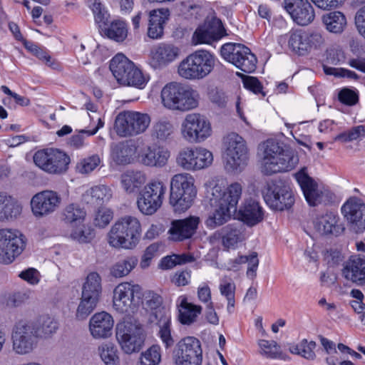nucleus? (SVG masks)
Returning <instances> with one entry per match:
<instances>
[{"label":"nucleus","mask_w":365,"mask_h":365,"mask_svg":"<svg viewBox=\"0 0 365 365\" xmlns=\"http://www.w3.org/2000/svg\"><path fill=\"white\" fill-rule=\"evenodd\" d=\"M242 193V187L239 182L232 183L226 189L218 184L213 186L210 200L214 209L205 220L206 226L214 229L227 222L232 212L237 211Z\"/></svg>","instance_id":"obj_1"},{"label":"nucleus","mask_w":365,"mask_h":365,"mask_svg":"<svg viewBox=\"0 0 365 365\" xmlns=\"http://www.w3.org/2000/svg\"><path fill=\"white\" fill-rule=\"evenodd\" d=\"M259 152L262 156V171L265 175L289 171L299 161L293 150L284 149L274 140H267L260 144Z\"/></svg>","instance_id":"obj_2"},{"label":"nucleus","mask_w":365,"mask_h":365,"mask_svg":"<svg viewBox=\"0 0 365 365\" xmlns=\"http://www.w3.org/2000/svg\"><path fill=\"white\" fill-rule=\"evenodd\" d=\"M141 225L134 216L125 215L118 219L108 234V244L115 248L133 249L141 237Z\"/></svg>","instance_id":"obj_3"},{"label":"nucleus","mask_w":365,"mask_h":365,"mask_svg":"<svg viewBox=\"0 0 365 365\" xmlns=\"http://www.w3.org/2000/svg\"><path fill=\"white\" fill-rule=\"evenodd\" d=\"M163 105L172 110L187 111L198 105V94L192 88L181 83L172 82L161 91Z\"/></svg>","instance_id":"obj_4"},{"label":"nucleus","mask_w":365,"mask_h":365,"mask_svg":"<svg viewBox=\"0 0 365 365\" xmlns=\"http://www.w3.org/2000/svg\"><path fill=\"white\" fill-rule=\"evenodd\" d=\"M116 339L126 354L139 351L145 340L143 325L135 319L127 317L116 325Z\"/></svg>","instance_id":"obj_5"},{"label":"nucleus","mask_w":365,"mask_h":365,"mask_svg":"<svg viewBox=\"0 0 365 365\" xmlns=\"http://www.w3.org/2000/svg\"><path fill=\"white\" fill-rule=\"evenodd\" d=\"M195 180L188 173L175 175L170 180L169 202L175 212L187 210L196 196Z\"/></svg>","instance_id":"obj_6"},{"label":"nucleus","mask_w":365,"mask_h":365,"mask_svg":"<svg viewBox=\"0 0 365 365\" xmlns=\"http://www.w3.org/2000/svg\"><path fill=\"white\" fill-rule=\"evenodd\" d=\"M215 57L210 51L198 50L188 55L179 65L178 73L186 79L200 80L214 69Z\"/></svg>","instance_id":"obj_7"},{"label":"nucleus","mask_w":365,"mask_h":365,"mask_svg":"<svg viewBox=\"0 0 365 365\" xmlns=\"http://www.w3.org/2000/svg\"><path fill=\"white\" fill-rule=\"evenodd\" d=\"M110 70L118 82L124 86L143 88L147 83L142 71L124 54H116L110 62Z\"/></svg>","instance_id":"obj_8"},{"label":"nucleus","mask_w":365,"mask_h":365,"mask_svg":"<svg viewBox=\"0 0 365 365\" xmlns=\"http://www.w3.org/2000/svg\"><path fill=\"white\" fill-rule=\"evenodd\" d=\"M150 123L148 114L123 111L115 117L114 129L120 137H132L144 133Z\"/></svg>","instance_id":"obj_9"},{"label":"nucleus","mask_w":365,"mask_h":365,"mask_svg":"<svg viewBox=\"0 0 365 365\" xmlns=\"http://www.w3.org/2000/svg\"><path fill=\"white\" fill-rule=\"evenodd\" d=\"M222 57L245 73H252L257 67V57L241 43H227L220 49Z\"/></svg>","instance_id":"obj_10"},{"label":"nucleus","mask_w":365,"mask_h":365,"mask_svg":"<svg viewBox=\"0 0 365 365\" xmlns=\"http://www.w3.org/2000/svg\"><path fill=\"white\" fill-rule=\"evenodd\" d=\"M36 166L49 173L60 175L65 173L70 163L69 156L55 148H46L36 151L33 157Z\"/></svg>","instance_id":"obj_11"},{"label":"nucleus","mask_w":365,"mask_h":365,"mask_svg":"<svg viewBox=\"0 0 365 365\" xmlns=\"http://www.w3.org/2000/svg\"><path fill=\"white\" fill-rule=\"evenodd\" d=\"M295 179L299 183L305 200L310 206H317L319 204H327L333 197V194L327 189L319 187L315 180L307 173V168H303L295 175Z\"/></svg>","instance_id":"obj_12"},{"label":"nucleus","mask_w":365,"mask_h":365,"mask_svg":"<svg viewBox=\"0 0 365 365\" xmlns=\"http://www.w3.org/2000/svg\"><path fill=\"white\" fill-rule=\"evenodd\" d=\"M143 298L140 286L130 282L119 284L113 291V307L120 313L133 312Z\"/></svg>","instance_id":"obj_13"},{"label":"nucleus","mask_w":365,"mask_h":365,"mask_svg":"<svg viewBox=\"0 0 365 365\" xmlns=\"http://www.w3.org/2000/svg\"><path fill=\"white\" fill-rule=\"evenodd\" d=\"M225 168L235 171L245 165L248 159V149L243 138L236 133H230L225 138Z\"/></svg>","instance_id":"obj_14"},{"label":"nucleus","mask_w":365,"mask_h":365,"mask_svg":"<svg viewBox=\"0 0 365 365\" xmlns=\"http://www.w3.org/2000/svg\"><path fill=\"white\" fill-rule=\"evenodd\" d=\"M166 191L164 183L153 180L147 184L139 194L137 205L144 215H151L161 207Z\"/></svg>","instance_id":"obj_15"},{"label":"nucleus","mask_w":365,"mask_h":365,"mask_svg":"<svg viewBox=\"0 0 365 365\" xmlns=\"http://www.w3.org/2000/svg\"><path fill=\"white\" fill-rule=\"evenodd\" d=\"M175 365H201L202 351L200 341L194 336L180 339L173 353Z\"/></svg>","instance_id":"obj_16"},{"label":"nucleus","mask_w":365,"mask_h":365,"mask_svg":"<svg viewBox=\"0 0 365 365\" xmlns=\"http://www.w3.org/2000/svg\"><path fill=\"white\" fill-rule=\"evenodd\" d=\"M263 197L266 203L275 210L289 209L294 202L290 187L282 181L269 182L263 192Z\"/></svg>","instance_id":"obj_17"},{"label":"nucleus","mask_w":365,"mask_h":365,"mask_svg":"<svg viewBox=\"0 0 365 365\" xmlns=\"http://www.w3.org/2000/svg\"><path fill=\"white\" fill-rule=\"evenodd\" d=\"M26 246L24 236L18 230H0V259L4 264L12 262Z\"/></svg>","instance_id":"obj_18"},{"label":"nucleus","mask_w":365,"mask_h":365,"mask_svg":"<svg viewBox=\"0 0 365 365\" xmlns=\"http://www.w3.org/2000/svg\"><path fill=\"white\" fill-rule=\"evenodd\" d=\"M213 161L212 153L201 148H186L180 150L177 156V164L183 170H199L209 167Z\"/></svg>","instance_id":"obj_19"},{"label":"nucleus","mask_w":365,"mask_h":365,"mask_svg":"<svg viewBox=\"0 0 365 365\" xmlns=\"http://www.w3.org/2000/svg\"><path fill=\"white\" fill-rule=\"evenodd\" d=\"M182 133L190 143L202 142L211 135V126L204 115L190 113L182 124Z\"/></svg>","instance_id":"obj_20"},{"label":"nucleus","mask_w":365,"mask_h":365,"mask_svg":"<svg viewBox=\"0 0 365 365\" xmlns=\"http://www.w3.org/2000/svg\"><path fill=\"white\" fill-rule=\"evenodd\" d=\"M13 350L18 354H26L33 351L38 343L35 325L29 323H18L12 335Z\"/></svg>","instance_id":"obj_21"},{"label":"nucleus","mask_w":365,"mask_h":365,"mask_svg":"<svg viewBox=\"0 0 365 365\" xmlns=\"http://www.w3.org/2000/svg\"><path fill=\"white\" fill-rule=\"evenodd\" d=\"M324 43V38L318 32H307L302 29L292 30L289 33V47L302 56L312 48L319 47Z\"/></svg>","instance_id":"obj_22"},{"label":"nucleus","mask_w":365,"mask_h":365,"mask_svg":"<svg viewBox=\"0 0 365 365\" xmlns=\"http://www.w3.org/2000/svg\"><path fill=\"white\" fill-rule=\"evenodd\" d=\"M61 202L60 195L53 190H43L33 196L31 207L36 217L48 215L55 212Z\"/></svg>","instance_id":"obj_23"},{"label":"nucleus","mask_w":365,"mask_h":365,"mask_svg":"<svg viewBox=\"0 0 365 365\" xmlns=\"http://www.w3.org/2000/svg\"><path fill=\"white\" fill-rule=\"evenodd\" d=\"M341 212L356 232L365 230V204L361 200L349 198L342 206Z\"/></svg>","instance_id":"obj_24"},{"label":"nucleus","mask_w":365,"mask_h":365,"mask_svg":"<svg viewBox=\"0 0 365 365\" xmlns=\"http://www.w3.org/2000/svg\"><path fill=\"white\" fill-rule=\"evenodd\" d=\"M284 9L297 24L307 26L314 21V10L308 0H284Z\"/></svg>","instance_id":"obj_25"},{"label":"nucleus","mask_w":365,"mask_h":365,"mask_svg":"<svg viewBox=\"0 0 365 365\" xmlns=\"http://www.w3.org/2000/svg\"><path fill=\"white\" fill-rule=\"evenodd\" d=\"M225 35V29L221 21L214 20L212 23H209L207 25L199 26L192 35V42L195 45L202 43L210 44Z\"/></svg>","instance_id":"obj_26"},{"label":"nucleus","mask_w":365,"mask_h":365,"mask_svg":"<svg viewBox=\"0 0 365 365\" xmlns=\"http://www.w3.org/2000/svg\"><path fill=\"white\" fill-rule=\"evenodd\" d=\"M199 223L200 218L196 216L173 220L169 230L170 237L175 241L189 239L195 233Z\"/></svg>","instance_id":"obj_27"},{"label":"nucleus","mask_w":365,"mask_h":365,"mask_svg":"<svg viewBox=\"0 0 365 365\" xmlns=\"http://www.w3.org/2000/svg\"><path fill=\"white\" fill-rule=\"evenodd\" d=\"M180 53L178 46L172 43H160L151 51V65L154 68L166 66L177 59Z\"/></svg>","instance_id":"obj_28"},{"label":"nucleus","mask_w":365,"mask_h":365,"mask_svg":"<svg viewBox=\"0 0 365 365\" xmlns=\"http://www.w3.org/2000/svg\"><path fill=\"white\" fill-rule=\"evenodd\" d=\"M114 321L112 316L106 312L96 313L90 319L89 329L96 339L106 338L111 335Z\"/></svg>","instance_id":"obj_29"},{"label":"nucleus","mask_w":365,"mask_h":365,"mask_svg":"<svg viewBox=\"0 0 365 365\" xmlns=\"http://www.w3.org/2000/svg\"><path fill=\"white\" fill-rule=\"evenodd\" d=\"M140 304L150 313L149 321L150 322H156V320L170 315L162 306L163 299L161 296L153 291L149 290L143 292Z\"/></svg>","instance_id":"obj_30"},{"label":"nucleus","mask_w":365,"mask_h":365,"mask_svg":"<svg viewBox=\"0 0 365 365\" xmlns=\"http://www.w3.org/2000/svg\"><path fill=\"white\" fill-rule=\"evenodd\" d=\"M339 217L333 212H327L317 216L313 222L314 227L320 235H339L343 232L344 227L340 223Z\"/></svg>","instance_id":"obj_31"},{"label":"nucleus","mask_w":365,"mask_h":365,"mask_svg":"<svg viewBox=\"0 0 365 365\" xmlns=\"http://www.w3.org/2000/svg\"><path fill=\"white\" fill-rule=\"evenodd\" d=\"M344 277L358 285L365 284V257L352 256L342 271Z\"/></svg>","instance_id":"obj_32"},{"label":"nucleus","mask_w":365,"mask_h":365,"mask_svg":"<svg viewBox=\"0 0 365 365\" xmlns=\"http://www.w3.org/2000/svg\"><path fill=\"white\" fill-rule=\"evenodd\" d=\"M239 217L248 226H255L262 221L264 211L257 201L247 199L239 209Z\"/></svg>","instance_id":"obj_33"},{"label":"nucleus","mask_w":365,"mask_h":365,"mask_svg":"<svg viewBox=\"0 0 365 365\" xmlns=\"http://www.w3.org/2000/svg\"><path fill=\"white\" fill-rule=\"evenodd\" d=\"M137 146L131 140L120 142L111 148V158L117 165H128L133 161Z\"/></svg>","instance_id":"obj_34"},{"label":"nucleus","mask_w":365,"mask_h":365,"mask_svg":"<svg viewBox=\"0 0 365 365\" xmlns=\"http://www.w3.org/2000/svg\"><path fill=\"white\" fill-rule=\"evenodd\" d=\"M170 156V151L163 146H149L141 155V163L150 167L165 166Z\"/></svg>","instance_id":"obj_35"},{"label":"nucleus","mask_w":365,"mask_h":365,"mask_svg":"<svg viewBox=\"0 0 365 365\" xmlns=\"http://www.w3.org/2000/svg\"><path fill=\"white\" fill-rule=\"evenodd\" d=\"M170 16L168 9L153 10L149 15L148 35L153 39H158L163 34L164 24Z\"/></svg>","instance_id":"obj_36"},{"label":"nucleus","mask_w":365,"mask_h":365,"mask_svg":"<svg viewBox=\"0 0 365 365\" xmlns=\"http://www.w3.org/2000/svg\"><path fill=\"white\" fill-rule=\"evenodd\" d=\"M220 235L225 249H235L245 240L243 227L240 224H230L222 227Z\"/></svg>","instance_id":"obj_37"},{"label":"nucleus","mask_w":365,"mask_h":365,"mask_svg":"<svg viewBox=\"0 0 365 365\" xmlns=\"http://www.w3.org/2000/svg\"><path fill=\"white\" fill-rule=\"evenodd\" d=\"M175 128L173 124L167 120H159L153 123L150 130L152 140L158 143H167L174 138Z\"/></svg>","instance_id":"obj_38"},{"label":"nucleus","mask_w":365,"mask_h":365,"mask_svg":"<svg viewBox=\"0 0 365 365\" xmlns=\"http://www.w3.org/2000/svg\"><path fill=\"white\" fill-rule=\"evenodd\" d=\"M21 210V206L13 197L6 192H0V221L16 218Z\"/></svg>","instance_id":"obj_39"},{"label":"nucleus","mask_w":365,"mask_h":365,"mask_svg":"<svg viewBox=\"0 0 365 365\" xmlns=\"http://www.w3.org/2000/svg\"><path fill=\"white\" fill-rule=\"evenodd\" d=\"M145 182V174L140 170H128L120 176L121 185L129 194L137 192Z\"/></svg>","instance_id":"obj_40"},{"label":"nucleus","mask_w":365,"mask_h":365,"mask_svg":"<svg viewBox=\"0 0 365 365\" xmlns=\"http://www.w3.org/2000/svg\"><path fill=\"white\" fill-rule=\"evenodd\" d=\"M112 197L111 190L105 185L94 186L83 195V200L93 206H101L108 202Z\"/></svg>","instance_id":"obj_41"},{"label":"nucleus","mask_w":365,"mask_h":365,"mask_svg":"<svg viewBox=\"0 0 365 365\" xmlns=\"http://www.w3.org/2000/svg\"><path fill=\"white\" fill-rule=\"evenodd\" d=\"M102 292L101 277L97 272L88 274L82 287V297L98 302Z\"/></svg>","instance_id":"obj_42"},{"label":"nucleus","mask_w":365,"mask_h":365,"mask_svg":"<svg viewBox=\"0 0 365 365\" xmlns=\"http://www.w3.org/2000/svg\"><path fill=\"white\" fill-rule=\"evenodd\" d=\"M326 29L331 33L341 34L346 26V19L340 11H331L322 16Z\"/></svg>","instance_id":"obj_43"},{"label":"nucleus","mask_w":365,"mask_h":365,"mask_svg":"<svg viewBox=\"0 0 365 365\" xmlns=\"http://www.w3.org/2000/svg\"><path fill=\"white\" fill-rule=\"evenodd\" d=\"M248 264L247 275L252 279L256 277V271L259 265L257 253L254 252L250 255H240L234 259H230L228 262L229 269H237L241 264Z\"/></svg>","instance_id":"obj_44"},{"label":"nucleus","mask_w":365,"mask_h":365,"mask_svg":"<svg viewBox=\"0 0 365 365\" xmlns=\"http://www.w3.org/2000/svg\"><path fill=\"white\" fill-rule=\"evenodd\" d=\"M179 307V319L183 324L193 323L202 312L201 306L187 302L185 297L182 298Z\"/></svg>","instance_id":"obj_45"},{"label":"nucleus","mask_w":365,"mask_h":365,"mask_svg":"<svg viewBox=\"0 0 365 365\" xmlns=\"http://www.w3.org/2000/svg\"><path fill=\"white\" fill-rule=\"evenodd\" d=\"M105 34L110 39L121 42L127 37L128 30L125 22L114 21L109 26L102 28Z\"/></svg>","instance_id":"obj_46"},{"label":"nucleus","mask_w":365,"mask_h":365,"mask_svg":"<svg viewBox=\"0 0 365 365\" xmlns=\"http://www.w3.org/2000/svg\"><path fill=\"white\" fill-rule=\"evenodd\" d=\"M95 231L90 226L81 224L73 227L70 233L71 240L81 244L89 243L95 237Z\"/></svg>","instance_id":"obj_47"},{"label":"nucleus","mask_w":365,"mask_h":365,"mask_svg":"<svg viewBox=\"0 0 365 365\" xmlns=\"http://www.w3.org/2000/svg\"><path fill=\"white\" fill-rule=\"evenodd\" d=\"M315 347V341H307V339H303L298 344L291 345L289 349L292 354L300 355L308 360H314L316 358L314 351Z\"/></svg>","instance_id":"obj_48"},{"label":"nucleus","mask_w":365,"mask_h":365,"mask_svg":"<svg viewBox=\"0 0 365 365\" xmlns=\"http://www.w3.org/2000/svg\"><path fill=\"white\" fill-rule=\"evenodd\" d=\"M63 220L66 223H81L86 217V211L77 204H70L63 212Z\"/></svg>","instance_id":"obj_49"},{"label":"nucleus","mask_w":365,"mask_h":365,"mask_svg":"<svg viewBox=\"0 0 365 365\" xmlns=\"http://www.w3.org/2000/svg\"><path fill=\"white\" fill-rule=\"evenodd\" d=\"M159 327L158 335L166 348L173 345L174 340L171 336L170 331V316L164 317L162 319L152 322Z\"/></svg>","instance_id":"obj_50"},{"label":"nucleus","mask_w":365,"mask_h":365,"mask_svg":"<svg viewBox=\"0 0 365 365\" xmlns=\"http://www.w3.org/2000/svg\"><path fill=\"white\" fill-rule=\"evenodd\" d=\"M137 264L135 257H127L117 262L111 268L110 273L115 277L128 275Z\"/></svg>","instance_id":"obj_51"},{"label":"nucleus","mask_w":365,"mask_h":365,"mask_svg":"<svg viewBox=\"0 0 365 365\" xmlns=\"http://www.w3.org/2000/svg\"><path fill=\"white\" fill-rule=\"evenodd\" d=\"M58 329L57 322L49 317H43L38 325H35L36 336L40 337H48L55 333Z\"/></svg>","instance_id":"obj_52"},{"label":"nucleus","mask_w":365,"mask_h":365,"mask_svg":"<svg viewBox=\"0 0 365 365\" xmlns=\"http://www.w3.org/2000/svg\"><path fill=\"white\" fill-rule=\"evenodd\" d=\"M161 361V349L153 345L140 354L138 365H159Z\"/></svg>","instance_id":"obj_53"},{"label":"nucleus","mask_w":365,"mask_h":365,"mask_svg":"<svg viewBox=\"0 0 365 365\" xmlns=\"http://www.w3.org/2000/svg\"><path fill=\"white\" fill-rule=\"evenodd\" d=\"M194 260V257L190 254H182L180 255H173L163 257L160 261V267L163 269H169L176 264L192 262Z\"/></svg>","instance_id":"obj_54"},{"label":"nucleus","mask_w":365,"mask_h":365,"mask_svg":"<svg viewBox=\"0 0 365 365\" xmlns=\"http://www.w3.org/2000/svg\"><path fill=\"white\" fill-rule=\"evenodd\" d=\"M98 352L101 359L107 365H114L118 360L116 346L110 343H103L98 347Z\"/></svg>","instance_id":"obj_55"},{"label":"nucleus","mask_w":365,"mask_h":365,"mask_svg":"<svg viewBox=\"0 0 365 365\" xmlns=\"http://www.w3.org/2000/svg\"><path fill=\"white\" fill-rule=\"evenodd\" d=\"M98 302L86 297H82L78 306L76 317L78 320H84L95 309Z\"/></svg>","instance_id":"obj_56"},{"label":"nucleus","mask_w":365,"mask_h":365,"mask_svg":"<svg viewBox=\"0 0 365 365\" xmlns=\"http://www.w3.org/2000/svg\"><path fill=\"white\" fill-rule=\"evenodd\" d=\"M260 354L267 358L275 359L280 354V346L274 341L260 339L258 341Z\"/></svg>","instance_id":"obj_57"},{"label":"nucleus","mask_w":365,"mask_h":365,"mask_svg":"<svg viewBox=\"0 0 365 365\" xmlns=\"http://www.w3.org/2000/svg\"><path fill=\"white\" fill-rule=\"evenodd\" d=\"M100 163V157L98 155H93L81 160L76 165V170L81 174H88L93 171Z\"/></svg>","instance_id":"obj_58"},{"label":"nucleus","mask_w":365,"mask_h":365,"mask_svg":"<svg viewBox=\"0 0 365 365\" xmlns=\"http://www.w3.org/2000/svg\"><path fill=\"white\" fill-rule=\"evenodd\" d=\"M180 14L185 19H196L201 10L199 5L194 4L191 1H181L178 6Z\"/></svg>","instance_id":"obj_59"},{"label":"nucleus","mask_w":365,"mask_h":365,"mask_svg":"<svg viewBox=\"0 0 365 365\" xmlns=\"http://www.w3.org/2000/svg\"><path fill=\"white\" fill-rule=\"evenodd\" d=\"M365 135V128L363 125H358L352 128L351 130L340 133L334 138L336 141L342 143L353 141Z\"/></svg>","instance_id":"obj_60"},{"label":"nucleus","mask_w":365,"mask_h":365,"mask_svg":"<svg viewBox=\"0 0 365 365\" xmlns=\"http://www.w3.org/2000/svg\"><path fill=\"white\" fill-rule=\"evenodd\" d=\"M161 247L159 243H153L145 249L140 264L143 269L150 266L152 259L159 255Z\"/></svg>","instance_id":"obj_61"},{"label":"nucleus","mask_w":365,"mask_h":365,"mask_svg":"<svg viewBox=\"0 0 365 365\" xmlns=\"http://www.w3.org/2000/svg\"><path fill=\"white\" fill-rule=\"evenodd\" d=\"M113 219V212L110 210L102 207L96 214L93 223L95 226L103 228L107 226Z\"/></svg>","instance_id":"obj_62"},{"label":"nucleus","mask_w":365,"mask_h":365,"mask_svg":"<svg viewBox=\"0 0 365 365\" xmlns=\"http://www.w3.org/2000/svg\"><path fill=\"white\" fill-rule=\"evenodd\" d=\"M26 48L32 52L38 58L53 68H56L57 64L52 61L51 57L43 50L34 43L25 44Z\"/></svg>","instance_id":"obj_63"},{"label":"nucleus","mask_w":365,"mask_h":365,"mask_svg":"<svg viewBox=\"0 0 365 365\" xmlns=\"http://www.w3.org/2000/svg\"><path fill=\"white\" fill-rule=\"evenodd\" d=\"M209 99L213 104L221 108H225L228 101L225 93L217 88L212 89L209 92Z\"/></svg>","instance_id":"obj_64"}]
</instances>
